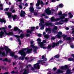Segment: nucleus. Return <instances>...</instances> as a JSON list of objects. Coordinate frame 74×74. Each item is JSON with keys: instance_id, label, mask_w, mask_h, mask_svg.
<instances>
[{"instance_id": "nucleus-1", "label": "nucleus", "mask_w": 74, "mask_h": 74, "mask_svg": "<svg viewBox=\"0 0 74 74\" xmlns=\"http://www.w3.org/2000/svg\"><path fill=\"white\" fill-rule=\"evenodd\" d=\"M27 50V51L26 53H30L32 51V49L27 47V48L23 49L22 50L18 52L19 53H20V54H21V55H23V56L21 58L22 60H24V58H25L26 55V53L25 52V51H26V50Z\"/></svg>"}, {"instance_id": "nucleus-2", "label": "nucleus", "mask_w": 74, "mask_h": 74, "mask_svg": "<svg viewBox=\"0 0 74 74\" xmlns=\"http://www.w3.org/2000/svg\"><path fill=\"white\" fill-rule=\"evenodd\" d=\"M42 59H44L43 60H40L38 61V63L34 65V67L35 69H40V66L39 65V64H41L42 65H44L43 64L45 63V61H47V58L44 57V56H42Z\"/></svg>"}, {"instance_id": "nucleus-3", "label": "nucleus", "mask_w": 74, "mask_h": 74, "mask_svg": "<svg viewBox=\"0 0 74 74\" xmlns=\"http://www.w3.org/2000/svg\"><path fill=\"white\" fill-rule=\"evenodd\" d=\"M37 43H38V45L39 47H40L42 48L43 49L46 48V47L45 46V45L44 44V43L46 42V41L43 40L42 42H41V40L40 39V38H39L37 39Z\"/></svg>"}, {"instance_id": "nucleus-4", "label": "nucleus", "mask_w": 74, "mask_h": 74, "mask_svg": "<svg viewBox=\"0 0 74 74\" xmlns=\"http://www.w3.org/2000/svg\"><path fill=\"white\" fill-rule=\"evenodd\" d=\"M5 13L8 16V17L9 18H10L12 16V18H13V21H15V20L16 19H18L19 18L18 17V16L16 15H12V13H10V12H5Z\"/></svg>"}, {"instance_id": "nucleus-5", "label": "nucleus", "mask_w": 74, "mask_h": 74, "mask_svg": "<svg viewBox=\"0 0 74 74\" xmlns=\"http://www.w3.org/2000/svg\"><path fill=\"white\" fill-rule=\"evenodd\" d=\"M67 14H64L61 15L60 17V18H57L56 19H55V17H53L51 18V22H53V21H59L60 19H63L65 18L66 16H67Z\"/></svg>"}, {"instance_id": "nucleus-6", "label": "nucleus", "mask_w": 74, "mask_h": 74, "mask_svg": "<svg viewBox=\"0 0 74 74\" xmlns=\"http://www.w3.org/2000/svg\"><path fill=\"white\" fill-rule=\"evenodd\" d=\"M55 11V10L53 9L52 8L51 10L49 8L46 9L45 10V12L48 15H52Z\"/></svg>"}, {"instance_id": "nucleus-7", "label": "nucleus", "mask_w": 74, "mask_h": 74, "mask_svg": "<svg viewBox=\"0 0 74 74\" xmlns=\"http://www.w3.org/2000/svg\"><path fill=\"white\" fill-rule=\"evenodd\" d=\"M30 42L31 43V47L34 48L33 51L34 53H37V49H38V47L37 46H34V42L32 40H31L30 41Z\"/></svg>"}, {"instance_id": "nucleus-8", "label": "nucleus", "mask_w": 74, "mask_h": 74, "mask_svg": "<svg viewBox=\"0 0 74 74\" xmlns=\"http://www.w3.org/2000/svg\"><path fill=\"white\" fill-rule=\"evenodd\" d=\"M40 21V22L39 24V25L41 26L40 28L41 30H43L44 29V26H45V25L44 24L45 23L44 18H41Z\"/></svg>"}, {"instance_id": "nucleus-9", "label": "nucleus", "mask_w": 74, "mask_h": 74, "mask_svg": "<svg viewBox=\"0 0 74 74\" xmlns=\"http://www.w3.org/2000/svg\"><path fill=\"white\" fill-rule=\"evenodd\" d=\"M67 21H68V19L67 18H65L64 20L61 19L60 20V22L56 23L55 25H62V24H63L64 22H66Z\"/></svg>"}, {"instance_id": "nucleus-10", "label": "nucleus", "mask_w": 74, "mask_h": 74, "mask_svg": "<svg viewBox=\"0 0 74 74\" xmlns=\"http://www.w3.org/2000/svg\"><path fill=\"white\" fill-rule=\"evenodd\" d=\"M29 67H32V65H28L27 66V69H24V72L23 73V74H27L29 73V70L28 69L29 68Z\"/></svg>"}, {"instance_id": "nucleus-11", "label": "nucleus", "mask_w": 74, "mask_h": 74, "mask_svg": "<svg viewBox=\"0 0 74 74\" xmlns=\"http://www.w3.org/2000/svg\"><path fill=\"white\" fill-rule=\"evenodd\" d=\"M25 35H26V34H21L20 36H19L18 35H14L15 37H16L17 38H19L20 37L21 38H23L24 37H25Z\"/></svg>"}, {"instance_id": "nucleus-12", "label": "nucleus", "mask_w": 74, "mask_h": 74, "mask_svg": "<svg viewBox=\"0 0 74 74\" xmlns=\"http://www.w3.org/2000/svg\"><path fill=\"white\" fill-rule=\"evenodd\" d=\"M45 25H46V26H49H49H54V24L53 23H51L49 22V21H47L45 23Z\"/></svg>"}, {"instance_id": "nucleus-13", "label": "nucleus", "mask_w": 74, "mask_h": 74, "mask_svg": "<svg viewBox=\"0 0 74 74\" xmlns=\"http://www.w3.org/2000/svg\"><path fill=\"white\" fill-rule=\"evenodd\" d=\"M62 41L60 40L58 42H57L56 43H55L54 42L53 43L52 48H54L55 46H58L59 43H62Z\"/></svg>"}, {"instance_id": "nucleus-14", "label": "nucleus", "mask_w": 74, "mask_h": 74, "mask_svg": "<svg viewBox=\"0 0 74 74\" xmlns=\"http://www.w3.org/2000/svg\"><path fill=\"white\" fill-rule=\"evenodd\" d=\"M4 49V48L1 47L0 48V55H1L2 56H4L5 55L4 52H3L2 50Z\"/></svg>"}, {"instance_id": "nucleus-15", "label": "nucleus", "mask_w": 74, "mask_h": 74, "mask_svg": "<svg viewBox=\"0 0 74 74\" xmlns=\"http://www.w3.org/2000/svg\"><path fill=\"white\" fill-rule=\"evenodd\" d=\"M41 4L42 5H43L44 4L43 3V2L42 1H40V0H38L37 1V3L36 4V6L37 7H38L40 5V4Z\"/></svg>"}, {"instance_id": "nucleus-16", "label": "nucleus", "mask_w": 74, "mask_h": 74, "mask_svg": "<svg viewBox=\"0 0 74 74\" xmlns=\"http://www.w3.org/2000/svg\"><path fill=\"white\" fill-rule=\"evenodd\" d=\"M30 28L31 29V31L30 30V29H28L27 30V33H29L30 34H31V33H32V32H33V30H34V29L35 27H30Z\"/></svg>"}, {"instance_id": "nucleus-17", "label": "nucleus", "mask_w": 74, "mask_h": 74, "mask_svg": "<svg viewBox=\"0 0 74 74\" xmlns=\"http://www.w3.org/2000/svg\"><path fill=\"white\" fill-rule=\"evenodd\" d=\"M5 48L6 50V52L7 54H8V53H10V52H11V49H9L8 47L7 46H5Z\"/></svg>"}, {"instance_id": "nucleus-18", "label": "nucleus", "mask_w": 74, "mask_h": 74, "mask_svg": "<svg viewBox=\"0 0 74 74\" xmlns=\"http://www.w3.org/2000/svg\"><path fill=\"white\" fill-rule=\"evenodd\" d=\"M25 14H26V13L25 11L22 10L21 11L20 16L21 17H24L25 16Z\"/></svg>"}, {"instance_id": "nucleus-19", "label": "nucleus", "mask_w": 74, "mask_h": 74, "mask_svg": "<svg viewBox=\"0 0 74 74\" xmlns=\"http://www.w3.org/2000/svg\"><path fill=\"white\" fill-rule=\"evenodd\" d=\"M10 56H14L15 59L18 58V56L16 55H15V53L14 52H12L10 53Z\"/></svg>"}, {"instance_id": "nucleus-20", "label": "nucleus", "mask_w": 74, "mask_h": 74, "mask_svg": "<svg viewBox=\"0 0 74 74\" xmlns=\"http://www.w3.org/2000/svg\"><path fill=\"white\" fill-rule=\"evenodd\" d=\"M68 69L67 65H66L64 66H61L60 67V69L62 70H66Z\"/></svg>"}, {"instance_id": "nucleus-21", "label": "nucleus", "mask_w": 74, "mask_h": 74, "mask_svg": "<svg viewBox=\"0 0 74 74\" xmlns=\"http://www.w3.org/2000/svg\"><path fill=\"white\" fill-rule=\"evenodd\" d=\"M4 35H5V34H4V32L1 31L0 32V38H2L3 37H5Z\"/></svg>"}, {"instance_id": "nucleus-22", "label": "nucleus", "mask_w": 74, "mask_h": 74, "mask_svg": "<svg viewBox=\"0 0 74 74\" xmlns=\"http://www.w3.org/2000/svg\"><path fill=\"white\" fill-rule=\"evenodd\" d=\"M62 33L61 32H58V34L57 35V36H58V38H60L62 36H62Z\"/></svg>"}, {"instance_id": "nucleus-23", "label": "nucleus", "mask_w": 74, "mask_h": 74, "mask_svg": "<svg viewBox=\"0 0 74 74\" xmlns=\"http://www.w3.org/2000/svg\"><path fill=\"white\" fill-rule=\"evenodd\" d=\"M18 30L19 33H21V32H22V30H20L17 27H15L14 28V31H16V30Z\"/></svg>"}, {"instance_id": "nucleus-24", "label": "nucleus", "mask_w": 74, "mask_h": 74, "mask_svg": "<svg viewBox=\"0 0 74 74\" xmlns=\"http://www.w3.org/2000/svg\"><path fill=\"white\" fill-rule=\"evenodd\" d=\"M48 31L49 32H48V34H50L51 33V28H48L46 29V32H47Z\"/></svg>"}, {"instance_id": "nucleus-25", "label": "nucleus", "mask_w": 74, "mask_h": 74, "mask_svg": "<svg viewBox=\"0 0 74 74\" xmlns=\"http://www.w3.org/2000/svg\"><path fill=\"white\" fill-rule=\"evenodd\" d=\"M29 10L31 13H33L34 12V8H33V7H30L29 8Z\"/></svg>"}, {"instance_id": "nucleus-26", "label": "nucleus", "mask_w": 74, "mask_h": 74, "mask_svg": "<svg viewBox=\"0 0 74 74\" xmlns=\"http://www.w3.org/2000/svg\"><path fill=\"white\" fill-rule=\"evenodd\" d=\"M46 34V33H45V32H43V35L44 36V37H45L46 38H48V35Z\"/></svg>"}, {"instance_id": "nucleus-27", "label": "nucleus", "mask_w": 74, "mask_h": 74, "mask_svg": "<svg viewBox=\"0 0 74 74\" xmlns=\"http://www.w3.org/2000/svg\"><path fill=\"white\" fill-rule=\"evenodd\" d=\"M58 29V27L57 26H54V28L52 30V32L55 33V30H56Z\"/></svg>"}, {"instance_id": "nucleus-28", "label": "nucleus", "mask_w": 74, "mask_h": 74, "mask_svg": "<svg viewBox=\"0 0 74 74\" xmlns=\"http://www.w3.org/2000/svg\"><path fill=\"white\" fill-rule=\"evenodd\" d=\"M63 39L65 40H71V38L70 37H67L66 36H63Z\"/></svg>"}, {"instance_id": "nucleus-29", "label": "nucleus", "mask_w": 74, "mask_h": 74, "mask_svg": "<svg viewBox=\"0 0 74 74\" xmlns=\"http://www.w3.org/2000/svg\"><path fill=\"white\" fill-rule=\"evenodd\" d=\"M6 34L8 35V36H12L13 35V32H10L9 33H6Z\"/></svg>"}, {"instance_id": "nucleus-30", "label": "nucleus", "mask_w": 74, "mask_h": 74, "mask_svg": "<svg viewBox=\"0 0 74 74\" xmlns=\"http://www.w3.org/2000/svg\"><path fill=\"white\" fill-rule=\"evenodd\" d=\"M4 18H2V19L0 18V21L1 23H3V22H4V23H5V20Z\"/></svg>"}, {"instance_id": "nucleus-31", "label": "nucleus", "mask_w": 74, "mask_h": 74, "mask_svg": "<svg viewBox=\"0 0 74 74\" xmlns=\"http://www.w3.org/2000/svg\"><path fill=\"white\" fill-rule=\"evenodd\" d=\"M24 5V3H20V4L19 5V7L20 8L22 9V6Z\"/></svg>"}, {"instance_id": "nucleus-32", "label": "nucleus", "mask_w": 74, "mask_h": 74, "mask_svg": "<svg viewBox=\"0 0 74 74\" xmlns=\"http://www.w3.org/2000/svg\"><path fill=\"white\" fill-rule=\"evenodd\" d=\"M66 74H72V72H71L70 71V70L69 69H68L67 71H66Z\"/></svg>"}, {"instance_id": "nucleus-33", "label": "nucleus", "mask_w": 74, "mask_h": 74, "mask_svg": "<svg viewBox=\"0 0 74 74\" xmlns=\"http://www.w3.org/2000/svg\"><path fill=\"white\" fill-rule=\"evenodd\" d=\"M63 72V71H60V69H58L56 73H62Z\"/></svg>"}, {"instance_id": "nucleus-34", "label": "nucleus", "mask_w": 74, "mask_h": 74, "mask_svg": "<svg viewBox=\"0 0 74 74\" xmlns=\"http://www.w3.org/2000/svg\"><path fill=\"white\" fill-rule=\"evenodd\" d=\"M68 60L69 61H73L74 62V59L73 58H69L68 59Z\"/></svg>"}, {"instance_id": "nucleus-35", "label": "nucleus", "mask_w": 74, "mask_h": 74, "mask_svg": "<svg viewBox=\"0 0 74 74\" xmlns=\"http://www.w3.org/2000/svg\"><path fill=\"white\" fill-rule=\"evenodd\" d=\"M0 10H3L2 4H0Z\"/></svg>"}, {"instance_id": "nucleus-36", "label": "nucleus", "mask_w": 74, "mask_h": 74, "mask_svg": "<svg viewBox=\"0 0 74 74\" xmlns=\"http://www.w3.org/2000/svg\"><path fill=\"white\" fill-rule=\"evenodd\" d=\"M69 15H70L69 17L70 18H71L73 17V15H72V14H71V13L70 12H69Z\"/></svg>"}, {"instance_id": "nucleus-37", "label": "nucleus", "mask_w": 74, "mask_h": 74, "mask_svg": "<svg viewBox=\"0 0 74 74\" xmlns=\"http://www.w3.org/2000/svg\"><path fill=\"white\" fill-rule=\"evenodd\" d=\"M10 11H12V13H15V10L14 9L13 10H12V9H10Z\"/></svg>"}, {"instance_id": "nucleus-38", "label": "nucleus", "mask_w": 74, "mask_h": 74, "mask_svg": "<svg viewBox=\"0 0 74 74\" xmlns=\"http://www.w3.org/2000/svg\"><path fill=\"white\" fill-rule=\"evenodd\" d=\"M25 59L26 60H28V59L30 60V59H32V57L28 58L27 57H26Z\"/></svg>"}, {"instance_id": "nucleus-39", "label": "nucleus", "mask_w": 74, "mask_h": 74, "mask_svg": "<svg viewBox=\"0 0 74 74\" xmlns=\"http://www.w3.org/2000/svg\"><path fill=\"white\" fill-rule=\"evenodd\" d=\"M52 46L50 45H49L47 47V49H51Z\"/></svg>"}, {"instance_id": "nucleus-40", "label": "nucleus", "mask_w": 74, "mask_h": 74, "mask_svg": "<svg viewBox=\"0 0 74 74\" xmlns=\"http://www.w3.org/2000/svg\"><path fill=\"white\" fill-rule=\"evenodd\" d=\"M60 56L59 55H57L56 56H55L54 57L55 58H59L60 57Z\"/></svg>"}, {"instance_id": "nucleus-41", "label": "nucleus", "mask_w": 74, "mask_h": 74, "mask_svg": "<svg viewBox=\"0 0 74 74\" xmlns=\"http://www.w3.org/2000/svg\"><path fill=\"white\" fill-rule=\"evenodd\" d=\"M19 42V45H21V40L20 39H18L17 40Z\"/></svg>"}, {"instance_id": "nucleus-42", "label": "nucleus", "mask_w": 74, "mask_h": 74, "mask_svg": "<svg viewBox=\"0 0 74 74\" xmlns=\"http://www.w3.org/2000/svg\"><path fill=\"white\" fill-rule=\"evenodd\" d=\"M60 8H62L63 7V5L62 4H61L60 5Z\"/></svg>"}, {"instance_id": "nucleus-43", "label": "nucleus", "mask_w": 74, "mask_h": 74, "mask_svg": "<svg viewBox=\"0 0 74 74\" xmlns=\"http://www.w3.org/2000/svg\"><path fill=\"white\" fill-rule=\"evenodd\" d=\"M60 0H52V2L53 3H54V2H55L56 1H59Z\"/></svg>"}, {"instance_id": "nucleus-44", "label": "nucleus", "mask_w": 74, "mask_h": 74, "mask_svg": "<svg viewBox=\"0 0 74 74\" xmlns=\"http://www.w3.org/2000/svg\"><path fill=\"white\" fill-rule=\"evenodd\" d=\"M9 10V8H8L4 9V10L7 11H8Z\"/></svg>"}, {"instance_id": "nucleus-45", "label": "nucleus", "mask_w": 74, "mask_h": 74, "mask_svg": "<svg viewBox=\"0 0 74 74\" xmlns=\"http://www.w3.org/2000/svg\"><path fill=\"white\" fill-rule=\"evenodd\" d=\"M30 36V35L29 34H26V36L27 37H29Z\"/></svg>"}, {"instance_id": "nucleus-46", "label": "nucleus", "mask_w": 74, "mask_h": 74, "mask_svg": "<svg viewBox=\"0 0 74 74\" xmlns=\"http://www.w3.org/2000/svg\"><path fill=\"white\" fill-rule=\"evenodd\" d=\"M14 5H12V6L11 9H10V10H12L14 9Z\"/></svg>"}, {"instance_id": "nucleus-47", "label": "nucleus", "mask_w": 74, "mask_h": 74, "mask_svg": "<svg viewBox=\"0 0 74 74\" xmlns=\"http://www.w3.org/2000/svg\"><path fill=\"white\" fill-rule=\"evenodd\" d=\"M3 61H8L7 58H5V59L3 60Z\"/></svg>"}, {"instance_id": "nucleus-48", "label": "nucleus", "mask_w": 74, "mask_h": 74, "mask_svg": "<svg viewBox=\"0 0 74 74\" xmlns=\"http://www.w3.org/2000/svg\"><path fill=\"white\" fill-rule=\"evenodd\" d=\"M62 14V12H61L58 13V15H61Z\"/></svg>"}, {"instance_id": "nucleus-49", "label": "nucleus", "mask_w": 74, "mask_h": 74, "mask_svg": "<svg viewBox=\"0 0 74 74\" xmlns=\"http://www.w3.org/2000/svg\"><path fill=\"white\" fill-rule=\"evenodd\" d=\"M41 8L40 7H38L36 8V9L37 10H40Z\"/></svg>"}, {"instance_id": "nucleus-50", "label": "nucleus", "mask_w": 74, "mask_h": 74, "mask_svg": "<svg viewBox=\"0 0 74 74\" xmlns=\"http://www.w3.org/2000/svg\"><path fill=\"white\" fill-rule=\"evenodd\" d=\"M25 7H27L28 6V5L27 3H26L24 5Z\"/></svg>"}, {"instance_id": "nucleus-51", "label": "nucleus", "mask_w": 74, "mask_h": 74, "mask_svg": "<svg viewBox=\"0 0 74 74\" xmlns=\"http://www.w3.org/2000/svg\"><path fill=\"white\" fill-rule=\"evenodd\" d=\"M38 37H41V34H38Z\"/></svg>"}, {"instance_id": "nucleus-52", "label": "nucleus", "mask_w": 74, "mask_h": 74, "mask_svg": "<svg viewBox=\"0 0 74 74\" xmlns=\"http://www.w3.org/2000/svg\"><path fill=\"white\" fill-rule=\"evenodd\" d=\"M53 58H51V59L50 60H49L50 62H52V60L53 59Z\"/></svg>"}, {"instance_id": "nucleus-53", "label": "nucleus", "mask_w": 74, "mask_h": 74, "mask_svg": "<svg viewBox=\"0 0 74 74\" xmlns=\"http://www.w3.org/2000/svg\"><path fill=\"white\" fill-rule=\"evenodd\" d=\"M71 46V48H74V46L73 45H70Z\"/></svg>"}, {"instance_id": "nucleus-54", "label": "nucleus", "mask_w": 74, "mask_h": 74, "mask_svg": "<svg viewBox=\"0 0 74 74\" xmlns=\"http://www.w3.org/2000/svg\"><path fill=\"white\" fill-rule=\"evenodd\" d=\"M15 1H16L17 2H18V1H22V0H14Z\"/></svg>"}, {"instance_id": "nucleus-55", "label": "nucleus", "mask_w": 74, "mask_h": 74, "mask_svg": "<svg viewBox=\"0 0 74 74\" xmlns=\"http://www.w3.org/2000/svg\"><path fill=\"white\" fill-rule=\"evenodd\" d=\"M72 33H73V34H74V28L72 29Z\"/></svg>"}, {"instance_id": "nucleus-56", "label": "nucleus", "mask_w": 74, "mask_h": 74, "mask_svg": "<svg viewBox=\"0 0 74 74\" xmlns=\"http://www.w3.org/2000/svg\"><path fill=\"white\" fill-rule=\"evenodd\" d=\"M51 39H52V40H55V37L53 36V37H52Z\"/></svg>"}, {"instance_id": "nucleus-57", "label": "nucleus", "mask_w": 74, "mask_h": 74, "mask_svg": "<svg viewBox=\"0 0 74 74\" xmlns=\"http://www.w3.org/2000/svg\"><path fill=\"white\" fill-rule=\"evenodd\" d=\"M6 28V27H2L1 29H5Z\"/></svg>"}, {"instance_id": "nucleus-58", "label": "nucleus", "mask_w": 74, "mask_h": 74, "mask_svg": "<svg viewBox=\"0 0 74 74\" xmlns=\"http://www.w3.org/2000/svg\"><path fill=\"white\" fill-rule=\"evenodd\" d=\"M57 69H56V67H54L53 68V70H56Z\"/></svg>"}, {"instance_id": "nucleus-59", "label": "nucleus", "mask_w": 74, "mask_h": 74, "mask_svg": "<svg viewBox=\"0 0 74 74\" xmlns=\"http://www.w3.org/2000/svg\"><path fill=\"white\" fill-rule=\"evenodd\" d=\"M8 28H9V29H11V28L12 27L11 26L9 25L8 26Z\"/></svg>"}, {"instance_id": "nucleus-60", "label": "nucleus", "mask_w": 74, "mask_h": 74, "mask_svg": "<svg viewBox=\"0 0 74 74\" xmlns=\"http://www.w3.org/2000/svg\"><path fill=\"white\" fill-rule=\"evenodd\" d=\"M71 56L72 57H73L74 58V54H71Z\"/></svg>"}, {"instance_id": "nucleus-61", "label": "nucleus", "mask_w": 74, "mask_h": 74, "mask_svg": "<svg viewBox=\"0 0 74 74\" xmlns=\"http://www.w3.org/2000/svg\"><path fill=\"white\" fill-rule=\"evenodd\" d=\"M69 28L68 27H67L66 28V30H69Z\"/></svg>"}, {"instance_id": "nucleus-62", "label": "nucleus", "mask_w": 74, "mask_h": 74, "mask_svg": "<svg viewBox=\"0 0 74 74\" xmlns=\"http://www.w3.org/2000/svg\"><path fill=\"white\" fill-rule=\"evenodd\" d=\"M45 19H47V18H48V17L47 16H45Z\"/></svg>"}, {"instance_id": "nucleus-63", "label": "nucleus", "mask_w": 74, "mask_h": 74, "mask_svg": "<svg viewBox=\"0 0 74 74\" xmlns=\"http://www.w3.org/2000/svg\"><path fill=\"white\" fill-rule=\"evenodd\" d=\"M31 70H34V68H33V67H32V68H31Z\"/></svg>"}, {"instance_id": "nucleus-64", "label": "nucleus", "mask_w": 74, "mask_h": 74, "mask_svg": "<svg viewBox=\"0 0 74 74\" xmlns=\"http://www.w3.org/2000/svg\"><path fill=\"white\" fill-rule=\"evenodd\" d=\"M8 73H9V72H7L5 73H4L3 74H8Z\"/></svg>"}]
</instances>
